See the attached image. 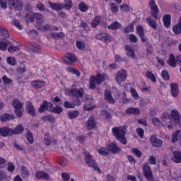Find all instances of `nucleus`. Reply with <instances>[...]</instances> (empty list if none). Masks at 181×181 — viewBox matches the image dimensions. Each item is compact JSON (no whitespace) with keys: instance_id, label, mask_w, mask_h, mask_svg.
<instances>
[{"instance_id":"42","label":"nucleus","mask_w":181,"mask_h":181,"mask_svg":"<svg viewBox=\"0 0 181 181\" xmlns=\"http://www.w3.org/2000/svg\"><path fill=\"white\" fill-rule=\"evenodd\" d=\"M95 78L96 80V84L100 85L103 81L105 80V78L104 77V75L98 74L95 76Z\"/></svg>"},{"instance_id":"21","label":"nucleus","mask_w":181,"mask_h":181,"mask_svg":"<svg viewBox=\"0 0 181 181\" xmlns=\"http://www.w3.org/2000/svg\"><path fill=\"white\" fill-rule=\"evenodd\" d=\"M146 22L148 26H150L151 29H153V30H156V29H158V24L156 23V21L152 19L151 16H149L146 18Z\"/></svg>"},{"instance_id":"30","label":"nucleus","mask_w":181,"mask_h":181,"mask_svg":"<svg viewBox=\"0 0 181 181\" xmlns=\"http://www.w3.org/2000/svg\"><path fill=\"white\" fill-rule=\"evenodd\" d=\"M137 33L140 38L141 39V42H145V38L144 37L145 36V33L144 32V28L142 26L139 25L136 28Z\"/></svg>"},{"instance_id":"15","label":"nucleus","mask_w":181,"mask_h":181,"mask_svg":"<svg viewBox=\"0 0 181 181\" xmlns=\"http://www.w3.org/2000/svg\"><path fill=\"white\" fill-rule=\"evenodd\" d=\"M171 95L174 98H176L179 95V85L177 83H173L170 84Z\"/></svg>"},{"instance_id":"47","label":"nucleus","mask_w":181,"mask_h":181,"mask_svg":"<svg viewBox=\"0 0 181 181\" xmlns=\"http://www.w3.org/2000/svg\"><path fill=\"white\" fill-rule=\"evenodd\" d=\"M21 50V47L19 45L18 46H11L8 48V51L9 53H13L15 52H19Z\"/></svg>"},{"instance_id":"11","label":"nucleus","mask_w":181,"mask_h":181,"mask_svg":"<svg viewBox=\"0 0 181 181\" xmlns=\"http://www.w3.org/2000/svg\"><path fill=\"white\" fill-rule=\"evenodd\" d=\"M25 110L29 115L36 117V110H35V106H33V104H32L31 102L28 101L25 103Z\"/></svg>"},{"instance_id":"28","label":"nucleus","mask_w":181,"mask_h":181,"mask_svg":"<svg viewBox=\"0 0 181 181\" xmlns=\"http://www.w3.org/2000/svg\"><path fill=\"white\" fill-rule=\"evenodd\" d=\"M78 115H80V112H78V110L70 111L67 113L69 119H76Z\"/></svg>"},{"instance_id":"54","label":"nucleus","mask_w":181,"mask_h":181,"mask_svg":"<svg viewBox=\"0 0 181 181\" xmlns=\"http://www.w3.org/2000/svg\"><path fill=\"white\" fill-rule=\"evenodd\" d=\"M7 63L11 66H15L16 64V59L15 58L8 57H7Z\"/></svg>"},{"instance_id":"57","label":"nucleus","mask_w":181,"mask_h":181,"mask_svg":"<svg viewBox=\"0 0 181 181\" xmlns=\"http://www.w3.org/2000/svg\"><path fill=\"white\" fill-rule=\"evenodd\" d=\"M132 151L133 152V153L134 155H136V156H137V158H142V153L141 151H139V149L137 148H133L132 150Z\"/></svg>"},{"instance_id":"9","label":"nucleus","mask_w":181,"mask_h":181,"mask_svg":"<svg viewBox=\"0 0 181 181\" xmlns=\"http://www.w3.org/2000/svg\"><path fill=\"white\" fill-rule=\"evenodd\" d=\"M8 5L12 9H16V11H22L23 9V3L21 0H10Z\"/></svg>"},{"instance_id":"17","label":"nucleus","mask_w":181,"mask_h":181,"mask_svg":"<svg viewBox=\"0 0 181 181\" xmlns=\"http://www.w3.org/2000/svg\"><path fill=\"white\" fill-rule=\"evenodd\" d=\"M105 99L109 104H115V99L112 98V95H111V91L106 90L104 93Z\"/></svg>"},{"instance_id":"62","label":"nucleus","mask_w":181,"mask_h":181,"mask_svg":"<svg viewBox=\"0 0 181 181\" xmlns=\"http://www.w3.org/2000/svg\"><path fill=\"white\" fill-rule=\"evenodd\" d=\"M152 122L155 125H162L163 127V123H162L160 122V120H159V119H158V117H154L152 119Z\"/></svg>"},{"instance_id":"29","label":"nucleus","mask_w":181,"mask_h":181,"mask_svg":"<svg viewBox=\"0 0 181 181\" xmlns=\"http://www.w3.org/2000/svg\"><path fill=\"white\" fill-rule=\"evenodd\" d=\"M35 21L38 25H42L45 22V18L39 13H34Z\"/></svg>"},{"instance_id":"19","label":"nucleus","mask_w":181,"mask_h":181,"mask_svg":"<svg viewBox=\"0 0 181 181\" xmlns=\"http://www.w3.org/2000/svg\"><path fill=\"white\" fill-rule=\"evenodd\" d=\"M15 119V115L9 113H4L0 117V121L1 122H6V121H11Z\"/></svg>"},{"instance_id":"35","label":"nucleus","mask_w":181,"mask_h":181,"mask_svg":"<svg viewBox=\"0 0 181 181\" xmlns=\"http://www.w3.org/2000/svg\"><path fill=\"white\" fill-rule=\"evenodd\" d=\"M121 23H119L118 21H115L110 25H108L107 28L112 29V30H117L118 29H121Z\"/></svg>"},{"instance_id":"37","label":"nucleus","mask_w":181,"mask_h":181,"mask_svg":"<svg viewBox=\"0 0 181 181\" xmlns=\"http://www.w3.org/2000/svg\"><path fill=\"white\" fill-rule=\"evenodd\" d=\"M21 176L22 177H28L30 175L29 170H28V168L26 166L23 165L21 168Z\"/></svg>"},{"instance_id":"13","label":"nucleus","mask_w":181,"mask_h":181,"mask_svg":"<svg viewBox=\"0 0 181 181\" xmlns=\"http://www.w3.org/2000/svg\"><path fill=\"white\" fill-rule=\"evenodd\" d=\"M23 131H25V128L22 124L17 125L14 129L10 128V136H12V135H19Z\"/></svg>"},{"instance_id":"10","label":"nucleus","mask_w":181,"mask_h":181,"mask_svg":"<svg viewBox=\"0 0 181 181\" xmlns=\"http://www.w3.org/2000/svg\"><path fill=\"white\" fill-rule=\"evenodd\" d=\"M107 149L109 152H111L113 154L119 153L121 152V148L118 147L115 141L110 144L107 146Z\"/></svg>"},{"instance_id":"39","label":"nucleus","mask_w":181,"mask_h":181,"mask_svg":"<svg viewBox=\"0 0 181 181\" xmlns=\"http://www.w3.org/2000/svg\"><path fill=\"white\" fill-rule=\"evenodd\" d=\"M146 54L147 56H151V54H153V47L149 42L146 43Z\"/></svg>"},{"instance_id":"6","label":"nucleus","mask_w":181,"mask_h":181,"mask_svg":"<svg viewBox=\"0 0 181 181\" xmlns=\"http://www.w3.org/2000/svg\"><path fill=\"white\" fill-rule=\"evenodd\" d=\"M148 5L150 6L151 16L154 18L156 20L159 19L158 15H159V9L158 8V6H156V3L155 0H151L148 2Z\"/></svg>"},{"instance_id":"31","label":"nucleus","mask_w":181,"mask_h":181,"mask_svg":"<svg viewBox=\"0 0 181 181\" xmlns=\"http://www.w3.org/2000/svg\"><path fill=\"white\" fill-rule=\"evenodd\" d=\"M65 57L69 63H76V62H77V58L73 53L66 54Z\"/></svg>"},{"instance_id":"58","label":"nucleus","mask_w":181,"mask_h":181,"mask_svg":"<svg viewBox=\"0 0 181 181\" xmlns=\"http://www.w3.org/2000/svg\"><path fill=\"white\" fill-rule=\"evenodd\" d=\"M36 8L38 9V11H41V12H45V11H46V7L42 3H38L36 5Z\"/></svg>"},{"instance_id":"59","label":"nucleus","mask_w":181,"mask_h":181,"mask_svg":"<svg viewBox=\"0 0 181 181\" xmlns=\"http://www.w3.org/2000/svg\"><path fill=\"white\" fill-rule=\"evenodd\" d=\"M8 43L4 41H0V50H6Z\"/></svg>"},{"instance_id":"26","label":"nucleus","mask_w":181,"mask_h":181,"mask_svg":"<svg viewBox=\"0 0 181 181\" xmlns=\"http://www.w3.org/2000/svg\"><path fill=\"white\" fill-rule=\"evenodd\" d=\"M181 139V131L177 130L175 132H174L172 135V142L173 144H176L179 140Z\"/></svg>"},{"instance_id":"23","label":"nucleus","mask_w":181,"mask_h":181,"mask_svg":"<svg viewBox=\"0 0 181 181\" xmlns=\"http://www.w3.org/2000/svg\"><path fill=\"white\" fill-rule=\"evenodd\" d=\"M125 50L128 57H131V59L135 58V51H134L132 46L125 45Z\"/></svg>"},{"instance_id":"34","label":"nucleus","mask_w":181,"mask_h":181,"mask_svg":"<svg viewBox=\"0 0 181 181\" xmlns=\"http://www.w3.org/2000/svg\"><path fill=\"white\" fill-rule=\"evenodd\" d=\"M64 4H63V9L66 11H70L73 8V1L71 0H64Z\"/></svg>"},{"instance_id":"53","label":"nucleus","mask_w":181,"mask_h":181,"mask_svg":"<svg viewBox=\"0 0 181 181\" xmlns=\"http://www.w3.org/2000/svg\"><path fill=\"white\" fill-rule=\"evenodd\" d=\"M67 71L69 73H72L73 74H75V76H77V77H80V71L78 70H76L73 68H68Z\"/></svg>"},{"instance_id":"5","label":"nucleus","mask_w":181,"mask_h":181,"mask_svg":"<svg viewBox=\"0 0 181 181\" xmlns=\"http://www.w3.org/2000/svg\"><path fill=\"white\" fill-rule=\"evenodd\" d=\"M85 162L89 168H92L94 170H98V173H101V170L98 168L97 163L93 159V156L90 153H85Z\"/></svg>"},{"instance_id":"46","label":"nucleus","mask_w":181,"mask_h":181,"mask_svg":"<svg viewBox=\"0 0 181 181\" xmlns=\"http://www.w3.org/2000/svg\"><path fill=\"white\" fill-rule=\"evenodd\" d=\"M51 36L54 38V39H63V37H64V33H52Z\"/></svg>"},{"instance_id":"14","label":"nucleus","mask_w":181,"mask_h":181,"mask_svg":"<svg viewBox=\"0 0 181 181\" xmlns=\"http://www.w3.org/2000/svg\"><path fill=\"white\" fill-rule=\"evenodd\" d=\"M127 78V71L121 70L117 72L115 76V80L117 83H122V81H125Z\"/></svg>"},{"instance_id":"25","label":"nucleus","mask_w":181,"mask_h":181,"mask_svg":"<svg viewBox=\"0 0 181 181\" xmlns=\"http://www.w3.org/2000/svg\"><path fill=\"white\" fill-rule=\"evenodd\" d=\"M48 4L53 11H62L63 9V4L62 3H52L49 1Z\"/></svg>"},{"instance_id":"38","label":"nucleus","mask_w":181,"mask_h":181,"mask_svg":"<svg viewBox=\"0 0 181 181\" xmlns=\"http://www.w3.org/2000/svg\"><path fill=\"white\" fill-rule=\"evenodd\" d=\"M42 121H49V122H56V118L53 115H45L41 117Z\"/></svg>"},{"instance_id":"7","label":"nucleus","mask_w":181,"mask_h":181,"mask_svg":"<svg viewBox=\"0 0 181 181\" xmlns=\"http://www.w3.org/2000/svg\"><path fill=\"white\" fill-rule=\"evenodd\" d=\"M148 5L150 6L151 16L154 18L156 20L159 19L158 15H159V9L158 8V6H156V3L155 0H151L148 2Z\"/></svg>"},{"instance_id":"3","label":"nucleus","mask_w":181,"mask_h":181,"mask_svg":"<svg viewBox=\"0 0 181 181\" xmlns=\"http://www.w3.org/2000/svg\"><path fill=\"white\" fill-rule=\"evenodd\" d=\"M112 132L116 139L119 141L120 144H122L123 145H127V141L125 135H127V130L125 125L113 127L112 129Z\"/></svg>"},{"instance_id":"49","label":"nucleus","mask_w":181,"mask_h":181,"mask_svg":"<svg viewBox=\"0 0 181 181\" xmlns=\"http://www.w3.org/2000/svg\"><path fill=\"white\" fill-rule=\"evenodd\" d=\"M30 50H31L33 53H39L40 52V47H39V45H31Z\"/></svg>"},{"instance_id":"27","label":"nucleus","mask_w":181,"mask_h":181,"mask_svg":"<svg viewBox=\"0 0 181 181\" xmlns=\"http://www.w3.org/2000/svg\"><path fill=\"white\" fill-rule=\"evenodd\" d=\"M36 179H45L47 180L49 179V174L45 173L44 171H37L35 173Z\"/></svg>"},{"instance_id":"60","label":"nucleus","mask_w":181,"mask_h":181,"mask_svg":"<svg viewBox=\"0 0 181 181\" xmlns=\"http://www.w3.org/2000/svg\"><path fill=\"white\" fill-rule=\"evenodd\" d=\"M8 172H13L15 170V165H13V163H8V167H7Z\"/></svg>"},{"instance_id":"24","label":"nucleus","mask_w":181,"mask_h":181,"mask_svg":"<svg viewBox=\"0 0 181 181\" xmlns=\"http://www.w3.org/2000/svg\"><path fill=\"white\" fill-rule=\"evenodd\" d=\"M31 86L34 88H42L46 86V82L43 81H33L31 82Z\"/></svg>"},{"instance_id":"18","label":"nucleus","mask_w":181,"mask_h":181,"mask_svg":"<svg viewBox=\"0 0 181 181\" xmlns=\"http://www.w3.org/2000/svg\"><path fill=\"white\" fill-rule=\"evenodd\" d=\"M86 127L88 129L90 130L93 128H95L97 127V123L95 122V119H94V117L90 116L87 121Z\"/></svg>"},{"instance_id":"64","label":"nucleus","mask_w":181,"mask_h":181,"mask_svg":"<svg viewBox=\"0 0 181 181\" xmlns=\"http://www.w3.org/2000/svg\"><path fill=\"white\" fill-rule=\"evenodd\" d=\"M136 131L139 136H140V138H144V134L145 132L143 130L142 128H141V127L137 128Z\"/></svg>"},{"instance_id":"63","label":"nucleus","mask_w":181,"mask_h":181,"mask_svg":"<svg viewBox=\"0 0 181 181\" xmlns=\"http://www.w3.org/2000/svg\"><path fill=\"white\" fill-rule=\"evenodd\" d=\"M2 81L5 84H11L12 83V79L6 77L5 75L2 77Z\"/></svg>"},{"instance_id":"52","label":"nucleus","mask_w":181,"mask_h":181,"mask_svg":"<svg viewBox=\"0 0 181 181\" xmlns=\"http://www.w3.org/2000/svg\"><path fill=\"white\" fill-rule=\"evenodd\" d=\"M44 142L47 146L52 145V138L45 135L44 137Z\"/></svg>"},{"instance_id":"33","label":"nucleus","mask_w":181,"mask_h":181,"mask_svg":"<svg viewBox=\"0 0 181 181\" xmlns=\"http://www.w3.org/2000/svg\"><path fill=\"white\" fill-rule=\"evenodd\" d=\"M163 21L164 23V26L166 28H169L170 26V14H165L163 17Z\"/></svg>"},{"instance_id":"36","label":"nucleus","mask_w":181,"mask_h":181,"mask_svg":"<svg viewBox=\"0 0 181 181\" xmlns=\"http://www.w3.org/2000/svg\"><path fill=\"white\" fill-rule=\"evenodd\" d=\"M167 63L171 67H176V59H175V56H173V54H171L170 56V58L168 59Z\"/></svg>"},{"instance_id":"48","label":"nucleus","mask_w":181,"mask_h":181,"mask_svg":"<svg viewBox=\"0 0 181 181\" xmlns=\"http://www.w3.org/2000/svg\"><path fill=\"white\" fill-rule=\"evenodd\" d=\"M146 76L148 78L151 79V81H153V83H156V78L153 74L151 72H146Z\"/></svg>"},{"instance_id":"41","label":"nucleus","mask_w":181,"mask_h":181,"mask_svg":"<svg viewBox=\"0 0 181 181\" xmlns=\"http://www.w3.org/2000/svg\"><path fill=\"white\" fill-rule=\"evenodd\" d=\"M76 45V47L79 50L84 51L86 49V43L84 42L77 40Z\"/></svg>"},{"instance_id":"56","label":"nucleus","mask_w":181,"mask_h":181,"mask_svg":"<svg viewBox=\"0 0 181 181\" xmlns=\"http://www.w3.org/2000/svg\"><path fill=\"white\" fill-rule=\"evenodd\" d=\"M161 77L164 79V80H169L170 77H169V73L168 72V71L166 70H163L161 72Z\"/></svg>"},{"instance_id":"22","label":"nucleus","mask_w":181,"mask_h":181,"mask_svg":"<svg viewBox=\"0 0 181 181\" xmlns=\"http://www.w3.org/2000/svg\"><path fill=\"white\" fill-rule=\"evenodd\" d=\"M11 136V128L8 127H0V136Z\"/></svg>"},{"instance_id":"45","label":"nucleus","mask_w":181,"mask_h":181,"mask_svg":"<svg viewBox=\"0 0 181 181\" xmlns=\"http://www.w3.org/2000/svg\"><path fill=\"white\" fill-rule=\"evenodd\" d=\"M64 108H76V104L66 100L64 102Z\"/></svg>"},{"instance_id":"32","label":"nucleus","mask_w":181,"mask_h":181,"mask_svg":"<svg viewBox=\"0 0 181 181\" xmlns=\"http://www.w3.org/2000/svg\"><path fill=\"white\" fill-rule=\"evenodd\" d=\"M141 111L136 107H129L126 110V114H134V115H139Z\"/></svg>"},{"instance_id":"44","label":"nucleus","mask_w":181,"mask_h":181,"mask_svg":"<svg viewBox=\"0 0 181 181\" xmlns=\"http://www.w3.org/2000/svg\"><path fill=\"white\" fill-rule=\"evenodd\" d=\"M124 33H131V32H134V23H131L129 25L124 28Z\"/></svg>"},{"instance_id":"12","label":"nucleus","mask_w":181,"mask_h":181,"mask_svg":"<svg viewBox=\"0 0 181 181\" xmlns=\"http://www.w3.org/2000/svg\"><path fill=\"white\" fill-rule=\"evenodd\" d=\"M151 144L154 148H161L163 144V141L162 140L158 139L156 136L153 135L150 138Z\"/></svg>"},{"instance_id":"55","label":"nucleus","mask_w":181,"mask_h":181,"mask_svg":"<svg viewBox=\"0 0 181 181\" xmlns=\"http://www.w3.org/2000/svg\"><path fill=\"white\" fill-rule=\"evenodd\" d=\"M26 138L30 144H33V134L30 131L28 132V134L26 136Z\"/></svg>"},{"instance_id":"1","label":"nucleus","mask_w":181,"mask_h":181,"mask_svg":"<svg viewBox=\"0 0 181 181\" xmlns=\"http://www.w3.org/2000/svg\"><path fill=\"white\" fill-rule=\"evenodd\" d=\"M161 119L164 122L165 119L169 120L170 124L168 125V128H173V127H176L178 124H180V113L177 110H173L169 116L166 114L162 115Z\"/></svg>"},{"instance_id":"2","label":"nucleus","mask_w":181,"mask_h":181,"mask_svg":"<svg viewBox=\"0 0 181 181\" xmlns=\"http://www.w3.org/2000/svg\"><path fill=\"white\" fill-rule=\"evenodd\" d=\"M49 111V112H53L54 114L60 115L63 112V107L62 106H55L53 107V103L50 102H47V100H44L42 104L38 108V112L42 114L45 112V111Z\"/></svg>"},{"instance_id":"61","label":"nucleus","mask_w":181,"mask_h":181,"mask_svg":"<svg viewBox=\"0 0 181 181\" xmlns=\"http://www.w3.org/2000/svg\"><path fill=\"white\" fill-rule=\"evenodd\" d=\"M110 9L112 12H118V6L115 3L110 4Z\"/></svg>"},{"instance_id":"8","label":"nucleus","mask_w":181,"mask_h":181,"mask_svg":"<svg viewBox=\"0 0 181 181\" xmlns=\"http://www.w3.org/2000/svg\"><path fill=\"white\" fill-rule=\"evenodd\" d=\"M72 97H75V98L77 99V101L76 102V105H80L81 104V100L78 98H83V90H80L78 89L74 88L71 90L70 91Z\"/></svg>"},{"instance_id":"40","label":"nucleus","mask_w":181,"mask_h":181,"mask_svg":"<svg viewBox=\"0 0 181 181\" xmlns=\"http://www.w3.org/2000/svg\"><path fill=\"white\" fill-rule=\"evenodd\" d=\"M78 8L79 11H81V12H87V10L88 9V6H87L86 3L82 1L78 4Z\"/></svg>"},{"instance_id":"43","label":"nucleus","mask_w":181,"mask_h":181,"mask_svg":"<svg viewBox=\"0 0 181 181\" xmlns=\"http://www.w3.org/2000/svg\"><path fill=\"white\" fill-rule=\"evenodd\" d=\"M0 35L1 36H4V37H9V33L8 30L5 29V28L0 25Z\"/></svg>"},{"instance_id":"4","label":"nucleus","mask_w":181,"mask_h":181,"mask_svg":"<svg viewBox=\"0 0 181 181\" xmlns=\"http://www.w3.org/2000/svg\"><path fill=\"white\" fill-rule=\"evenodd\" d=\"M11 105L14 108L16 117L21 118L23 115V103L20 102L19 99L14 98L11 102Z\"/></svg>"},{"instance_id":"50","label":"nucleus","mask_w":181,"mask_h":181,"mask_svg":"<svg viewBox=\"0 0 181 181\" xmlns=\"http://www.w3.org/2000/svg\"><path fill=\"white\" fill-rule=\"evenodd\" d=\"M95 83H97L95 80V76L91 77L90 79V88H91V90L95 88Z\"/></svg>"},{"instance_id":"51","label":"nucleus","mask_w":181,"mask_h":181,"mask_svg":"<svg viewBox=\"0 0 181 181\" xmlns=\"http://www.w3.org/2000/svg\"><path fill=\"white\" fill-rule=\"evenodd\" d=\"M98 153L100 155H102V156H108V155H110V152H107V151H105V148H99Z\"/></svg>"},{"instance_id":"16","label":"nucleus","mask_w":181,"mask_h":181,"mask_svg":"<svg viewBox=\"0 0 181 181\" xmlns=\"http://www.w3.org/2000/svg\"><path fill=\"white\" fill-rule=\"evenodd\" d=\"M96 39L99 40H103V42H110L112 40V37L110 35H106L105 33H99L96 35Z\"/></svg>"},{"instance_id":"20","label":"nucleus","mask_w":181,"mask_h":181,"mask_svg":"<svg viewBox=\"0 0 181 181\" xmlns=\"http://www.w3.org/2000/svg\"><path fill=\"white\" fill-rule=\"evenodd\" d=\"M173 157L172 160L175 162V163H181V151H174L173 152Z\"/></svg>"}]
</instances>
